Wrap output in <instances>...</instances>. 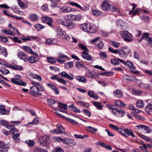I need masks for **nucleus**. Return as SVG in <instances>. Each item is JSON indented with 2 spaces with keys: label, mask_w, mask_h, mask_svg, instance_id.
<instances>
[{
  "label": "nucleus",
  "mask_w": 152,
  "mask_h": 152,
  "mask_svg": "<svg viewBox=\"0 0 152 152\" xmlns=\"http://www.w3.org/2000/svg\"><path fill=\"white\" fill-rule=\"evenodd\" d=\"M69 108L70 110L73 111L77 113H80L81 111L78 109L77 107H75L74 105L73 104H71L69 106Z\"/></svg>",
  "instance_id": "nucleus-26"
},
{
  "label": "nucleus",
  "mask_w": 152,
  "mask_h": 152,
  "mask_svg": "<svg viewBox=\"0 0 152 152\" xmlns=\"http://www.w3.org/2000/svg\"><path fill=\"white\" fill-rule=\"evenodd\" d=\"M61 116L64 118H65L69 122L72 124L75 125H77V124H78V123L77 122L70 118H66L63 115H62Z\"/></svg>",
  "instance_id": "nucleus-42"
},
{
  "label": "nucleus",
  "mask_w": 152,
  "mask_h": 152,
  "mask_svg": "<svg viewBox=\"0 0 152 152\" xmlns=\"http://www.w3.org/2000/svg\"><path fill=\"white\" fill-rule=\"evenodd\" d=\"M23 48L28 53H30L32 52V49L30 47L24 46H23Z\"/></svg>",
  "instance_id": "nucleus-58"
},
{
  "label": "nucleus",
  "mask_w": 152,
  "mask_h": 152,
  "mask_svg": "<svg viewBox=\"0 0 152 152\" xmlns=\"http://www.w3.org/2000/svg\"><path fill=\"white\" fill-rule=\"evenodd\" d=\"M87 128L90 129L89 130H88V132H90L93 133L97 131V129L91 126H88L87 127Z\"/></svg>",
  "instance_id": "nucleus-51"
},
{
  "label": "nucleus",
  "mask_w": 152,
  "mask_h": 152,
  "mask_svg": "<svg viewBox=\"0 0 152 152\" xmlns=\"http://www.w3.org/2000/svg\"><path fill=\"white\" fill-rule=\"evenodd\" d=\"M50 79L53 80H56L59 83H62L64 85H66L67 81H65L64 79L61 78H58L57 75H55L52 76L50 77Z\"/></svg>",
  "instance_id": "nucleus-12"
},
{
  "label": "nucleus",
  "mask_w": 152,
  "mask_h": 152,
  "mask_svg": "<svg viewBox=\"0 0 152 152\" xmlns=\"http://www.w3.org/2000/svg\"><path fill=\"white\" fill-rule=\"evenodd\" d=\"M92 103L97 109L101 110L102 109L103 105L100 102H93Z\"/></svg>",
  "instance_id": "nucleus-29"
},
{
  "label": "nucleus",
  "mask_w": 152,
  "mask_h": 152,
  "mask_svg": "<svg viewBox=\"0 0 152 152\" xmlns=\"http://www.w3.org/2000/svg\"><path fill=\"white\" fill-rule=\"evenodd\" d=\"M33 152H48V151L46 150H44L40 147H37L34 149Z\"/></svg>",
  "instance_id": "nucleus-35"
},
{
  "label": "nucleus",
  "mask_w": 152,
  "mask_h": 152,
  "mask_svg": "<svg viewBox=\"0 0 152 152\" xmlns=\"http://www.w3.org/2000/svg\"><path fill=\"white\" fill-rule=\"evenodd\" d=\"M59 75L61 77L67 78L69 80H72L73 79V78L71 77L66 72L63 71L59 74Z\"/></svg>",
  "instance_id": "nucleus-21"
},
{
  "label": "nucleus",
  "mask_w": 152,
  "mask_h": 152,
  "mask_svg": "<svg viewBox=\"0 0 152 152\" xmlns=\"http://www.w3.org/2000/svg\"><path fill=\"white\" fill-rule=\"evenodd\" d=\"M42 20L43 22L47 23L50 27L52 26V23H53V20L52 18L48 16H44L42 18Z\"/></svg>",
  "instance_id": "nucleus-7"
},
{
  "label": "nucleus",
  "mask_w": 152,
  "mask_h": 152,
  "mask_svg": "<svg viewBox=\"0 0 152 152\" xmlns=\"http://www.w3.org/2000/svg\"><path fill=\"white\" fill-rule=\"evenodd\" d=\"M111 6L109 3L106 1H104L101 5V8L104 11H108L110 8Z\"/></svg>",
  "instance_id": "nucleus-13"
},
{
  "label": "nucleus",
  "mask_w": 152,
  "mask_h": 152,
  "mask_svg": "<svg viewBox=\"0 0 152 152\" xmlns=\"http://www.w3.org/2000/svg\"><path fill=\"white\" fill-rule=\"evenodd\" d=\"M39 60V59L36 57L31 56L28 58V60L31 63H36Z\"/></svg>",
  "instance_id": "nucleus-23"
},
{
  "label": "nucleus",
  "mask_w": 152,
  "mask_h": 152,
  "mask_svg": "<svg viewBox=\"0 0 152 152\" xmlns=\"http://www.w3.org/2000/svg\"><path fill=\"white\" fill-rule=\"evenodd\" d=\"M65 67L68 69L72 68L73 66V63L72 62L70 61L65 64Z\"/></svg>",
  "instance_id": "nucleus-34"
},
{
  "label": "nucleus",
  "mask_w": 152,
  "mask_h": 152,
  "mask_svg": "<svg viewBox=\"0 0 152 152\" xmlns=\"http://www.w3.org/2000/svg\"><path fill=\"white\" fill-rule=\"evenodd\" d=\"M64 144L69 145H70L72 146L75 145V142L73 140L65 138V140L64 142Z\"/></svg>",
  "instance_id": "nucleus-17"
},
{
  "label": "nucleus",
  "mask_w": 152,
  "mask_h": 152,
  "mask_svg": "<svg viewBox=\"0 0 152 152\" xmlns=\"http://www.w3.org/2000/svg\"><path fill=\"white\" fill-rule=\"evenodd\" d=\"M53 139L55 140H56L58 142H59L61 141H63V143H64V140H65V138H62L61 137H54Z\"/></svg>",
  "instance_id": "nucleus-50"
},
{
  "label": "nucleus",
  "mask_w": 152,
  "mask_h": 152,
  "mask_svg": "<svg viewBox=\"0 0 152 152\" xmlns=\"http://www.w3.org/2000/svg\"><path fill=\"white\" fill-rule=\"evenodd\" d=\"M51 136L45 135L40 137L39 140V142L40 145H42V146L47 147L51 141Z\"/></svg>",
  "instance_id": "nucleus-2"
},
{
  "label": "nucleus",
  "mask_w": 152,
  "mask_h": 152,
  "mask_svg": "<svg viewBox=\"0 0 152 152\" xmlns=\"http://www.w3.org/2000/svg\"><path fill=\"white\" fill-rule=\"evenodd\" d=\"M32 84L34 85L30 88L31 92V94L36 96L37 95H41L42 93L39 91H44L45 89L43 86L40 85L39 83L35 82L32 81Z\"/></svg>",
  "instance_id": "nucleus-1"
},
{
  "label": "nucleus",
  "mask_w": 152,
  "mask_h": 152,
  "mask_svg": "<svg viewBox=\"0 0 152 152\" xmlns=\"http://www.w3.org/2000/svg\"><path fill=\"white\" fill-rule=\"evenodd\" d=\"M58 33L57 36L58 37L61 39H65L68 40L70 37L66 35V33L62 29L58 28L57 29Z\"/></svg>",
  "instance_id": "nucleus-4"
},
{
  "label": "nucleus",
  "mask_w": 152,
  "mask_h": 152,
  "mask_svg": "<svg viewBox=\"0 0 152 152\" xmlns=\"http://www.w3.org/2000/svg\"><path fill=\"white\" fill-rule=\"evenodd\" d=\"M53 151L54 152H64L63 149L59 147H57L55 148Z\"/></svg>",
  "instance_id": "nucleus-63"
},
{
  "label": "nucleus",
  "mask_w": 152,
  "mask_h": 152,
  "mask_svg": "<svg viewBox=\"0 0 152 152\" xmlns=\"http://www.w3.org/2000/svg\"><path fill=\"white\" fill-rule=\"evenodd\" d=\"M10 67L15 70H18L19 71L22 70L23 69V67L21 66L17 65L15 66L10 65Z\"/></svg>",
  "instance_id": "nucleus-31"
},
{
  "label": "nucleus",
  "mask_w": 152,
  "mask_h": 152,
  "mask_svg": "<svg viewBox=\"0 0 152 152\" xmlns=\"http://www.w3.org/2000/svg\"><path fill=\"white\" fill-rule=\"evenodd\" d=\"M99 55L100 57L102 59H106L107 58V56L104 52H100Z\"/></svg>",
  "instance_id": "nucleus-55"
},
{
  "label": "nucleus",
  "mask_w": 152,
  "mask_h": 152,
  "mask_svg": "<svg viewBox=\"0 0 152 152\" xmlns=\"http://www.w3.org/2000/svg\"><path fill=\"white\" fill-rule=\"evenodd\" d=\"M110 110H112L111 112L113 113L115 115H117L116 112H117V108L115 106L113 105H111L109 106V107L107 106Z\"/></svg>",
  "instance_id": "nucleus-27"
},
{
  "label": "nucleus",
  "mask_w": 152,
  "mask_h": 152,
  "mask_svg": "<svg viewBox=\"0 0 152 152\" xmlns=\"http://www.w3.org/2000/svg\"><path fill=\"white\" fill-rule=\"evenodd\" d=\"M18 56L20 58L23 60L25 62L27 61L28 60V57L24 52H19L18 53Z\"/></svg>",
  "instance_id": "nucleus-15"
},
{
  "label": "nucleus",
  "mask_w": 152,
  "mask_h": 152,
  "mask_svg": "<svg viewBox=\"0 0 152 152\" xmlns=\"http://www.w3.org/2000/svg\"><path fill=\"white\" fill-rule=\"evenodd\" d=\"M11 81L15 84L25 86L26 85V83L23 82V80H19L17 78H12L11 79Z\"/></svg>",
  "instance_id": "nucleus-9"
},
{
  "label": "nucleus",
  "mask_w": 152,
  "mask_h": 152,
  "mask_svg": "<svg viewBox=\"0 0 152 152\" xmlns=\"http://www.w3.org/2000/svg\"><path fill=\"white\" fill-rule=\"evenodd\" d=\"M78 46L81 50H84L83 51H89V50L87 49L86 47L82 43H79Z\"/></svg>",
  "instance_id": "nucleus-44"
},
{
  "label": "nucleus",
  "mask_w": 152,
  "mask_h": 152,
  "mask_svg": "<svg viewBox=\"0 0 152 152\" xmlns=\"http://www.w3.org/2000/svg\"><path fill=\"white\" fill-rule=\"evenodd\" d=\"M58 55L57 61L61 64L63 63L65 61V58H67V56L61 53L59 54Z\"/></svg>",
  "instance_id": "nucleus-18"
},
{
  "label": "nucleus",
  "mask_w": 152,
  "mask_h": 152,
  "mask_svg": "<svg viewBox=\"0 0 152 152\" xmlns=\"http://www.w3.org/2000/svg\"><path fill=\"white\" fill-rule=\"evenodd\" d=\"M48 103L49 105L51 106L53 105L56 103V101L53 99H48Z\"/></svg>",
  "instance_id": "nucleus-56"
},
{
  "label": "nucleus",
  "mask_w": 152,
  "mask_h": 152,
  "mask_svg": "<svg viewBox=\"0 0 152 152\" xmlns=\"http://www.w3.org/2000/svg\"><path fill=\"white\" fill-rule=\"evenodd\" d=\"M136 106L139 108H141L144 106V104L142 100L137 101L136 103Z\"/></svg>",
  "instance_id": "nucleus-41"
},
{
  "label": "nucleus",
  "mask_w": 152,
  "mask_h": 152,
  "mask_svg": "<svg viewBox=\"0 0 152 152\" xmlns=\"http://www.w3.org/2000/svg\"><path fill=\"white\" fill-rule=\"evenodd\" d=\"M117 112L119 113L121 116H124L125 115L124 111L122 109H117Z\"/></svg>",
  "instance_id": "nucleus-53"
},
{
  "label": "nucleus",
  "mask_w": 152,
  "mask_h": 152,
  "mask_svg": "<svg viewBox=\"0 0 152 152\" xmlns=\"http://www.w3.org/2000/svg\"><path fill=\"white\" fill-rule=\"evenodd\" d=\"M1 32L7 35H10L14 36L15 34L14 33L12 32L7 29H2L1 30Z\"/></svg>",
  "instance_id": "nucleus-37"
},
{
  "label": "nucleus",
  "mask_w": 152,
  "mask_h": 152,
  "mask_svg": "<svg viewBox=\"0 0 152 152\" xmlns=\"http://www.w3.org/2000/svg\"><path fill=\"white\" fill-rule=\"evenodd\" d=\"M136 127H138L139 129H142L145 130L148 133H151L152 131L151 128L149 127L142 125L137 126H136Z\"/></svg>",
  "instance_id": "nucleus-16"
},
{
  "label": "nucleus",
  "mask_w": 152,
  "mask_h": 152,
  "mask_svg": "<svg viewBox=\"0 0 152 152\" xmlns=\"http://www.w3.org/2000/svg\"><path fill=\"white\" fill-rule=\"evenodd\" d=\"M47 61L48 62L51 64H55L56 63L57 59L55 58H54L48 57L47 58Z\"/></svg>",
  "instance_id": "nucleus-39"
},
{
  "label": "nucleus",
  "mask_w": 152,
  "mask_h": 152,
  "mask_svg": "<svg viewBox=\"0 0 152 152\" xmlns=\"http://www.w3.org/2000/svg\"><path fill=\"white\" fill-rule=\"evenodd\" d=\"M0 71L4 75H7L10 73L9 71L7 69H0Z\"/></svg>",
  "instance_id": "nucleus-62"
},
{
  "label": "nucleus",
  "mask_w": 152,
  "mask_h": 152,
  "mask_svg": "<svg viewBox=\"0 0 152 152\" xmlns=\"http://www.w3.org/2000/svg\"><path fill=\"white\" fill-rule=\"evenodd\" d=\"M20 134L19 133L15 134L13 133L12 138L15 142H18L20 140L18 138L20 136Z\"/></svg>",
  "instance_id": "nucleus-32"
},
{
  "label": "nucleus",
  "mask_w": 152,
  "mask_h": 152,
  "mask_svg": "<svg viewBox=\"0 0 152 152\" xmlns=\"http://www.w3.org/2000/svg\"><path fill=\"white\" fill-rule=\"evenodd\" d=\"M0 125L5 126L8 129H10L11 127H13V125H8V123L6 121L1 120H0Z\"/></svg>",
  "instance_id": "nucleus-25"
},
{
  "label": "nucleus",
  "mask_w": 152,
  "mask_h": 152,
  "mask_svg": "<svg viewBox=\"0 0 152 152\" xmlns=\"http://www.w3.org/2000/svg\"><path fill=\"white\" fill-rule=\"evenodd\" d=\"M126 65L130 69L132 73L136 74H139L140 73L138 71H135V66L133 65L132 63L129 61H127L125 63V65Z\"/></svg>",
  "instance_id": "nucleus-6"
},
{
  "label": "nucleus",
  "mask_w": 152,
  "mask_h": 152,
  "mask_svg": "<svg viewBox=\"0 0 152 152\" xmlns=\"http://www.w3.org/2000/svg\"><path fill=\"white\" fill-rule=\"evenodd\" d=\"M56 126L57 129L53 130L54 133L56 134H63L64 133L65 129L60 124H57Z\"/></svg>",
  "instance_id": "nucleus-11"
},
{
  "label": "nucleus",
  "mask_w": 152,
  "mask_h": 152,
  "mask_svg": "<svg viewBox=\"0 0 152 152\" xmlns=\"http://www.w3.org/2000/svg\"><path fill=\"white\" fill-rule=\"evenodd\" d=\"M59 104L58 105V107L60 108H61L65 110H66L67 108V105L66 104H64L61 102H58Z\"/></svg>",
  "instance_id": "nucleus-48"
},
{
  "label": "nucleus",
  "mask_w": 152,
  "mask_h": 152,
  "mask_svg": "<svg viewBox=\"0 0 152 152\" xmlns=\"http://www.w3.org/2000/svg\"><path fill=\"white\" fill-rule=\"evenodd\" d=\"M132 92L134 94L136 95H140L142 93L141 91L138 90L133 89Z\"/></svg>",
  "instance_id": "nucleus-59"
},
{
  "label": "nucleus",
  "mask_w": 152,
  "mask_h": 152,
  "mask_svg": "<svg viewBox=\"0 0 152 152\" xmlns=\"http://www.w3.org/2000/svg\"><path fill=\"white\" fill-rule=\"evenodd\" d=\"M71 17L72 19L74 20H81V15H71Z\"/></svg>",
  "instance_id": "nucleus-43"
},
{
  "label": "nucleus",
  "mask_w": 152,
  "mask_h": 152,
  "mask_svg": "<svg viewBox=\"0 0 152 152\" xmlns=\"http://www.w3.org/2000/svg\"><path fill=\"white\" fill-rule=\"evenodd\" d=\"M90 27L89 30V32L90 33H94L96 31V27L95 25L93 23H91V26H89Z\"/></svg>",
  "instance_id": "nucleus-33"
},
{
  "label": "nucleus",
  "mask_w": 152,
  "mask_h": 152,
  "mask_svg": "<svg viewBox=\"0 0 152 152\" xmlns=\"http://www.w3.org/2000/svg\"><path fill=\"white\" fill-rule=\"evenodd\" d=\"M115 95L116 97L119 98H121L123 96V93L119 90H116L115 93Z\"/></svg>",
  "instance_id": "nucleus-40"
},
{
  "label": "nucleus",
  "mask_w": 152,
  "mask_h": 152,
  "mask_svg": "<svg viewBox=\"0 0 152 152\" xmlns=\"http://www.w3.org/2000/svg\"><path fill=\"white\" fill-rule=\"evenodd\" d=\"M90 74V76H88V77L90 78H95V76L94 72H91L90 70H88L86 75H88Z\"/></svg>",
  "instance_id": "nucleus-57"
},
{
  "label": "nucleus",
  "mask_w": 152,
  "mask_h": 152,
  "mask_svg": "<svg viewBox=\"0 0 152 152\" xmlns=\"http://www.w3.org/2000/svg\"><path fill=\"white\" fill-rule=\"evenodd\" d=\"M130 50L128 48L125 47L121 48L120 51H119V55L120 57H124L128 55L130 52Z\"/></svg>",
  "instance_id": "nucleus-5"
},
{
  "label": "nucleus",
  "mask_w": 152,
  "mask_h": 152,
  "mask_svg": "<svg viewBox=\"0 0 152 152\" xmlns=\"http://www.w3.org/2000/svg\"><path fill=\"white\" fill-rule=\"evenodd\" d=\"M61 24L66 26L69 29H72L75 27V24L73 22H67L66 20H63L61 22Z\"/></svg>",
  "instance_id": "nucleus-10"
},
{
  "label": "nucleus",
  "mask_w": 152,
  "mask_h": 152,
  "mask_svg": "<svg viewBox=\"0 0 152 152\" xmlns=\"http://www.w3.org/2000/svg\"><path fill=\"white\" fill-rule=\"evenodd\" d=\"M149 34L148 33H145L143 34L141 38L139 41V42H140L143 39H145V40L146 41L148 39V38H149Z\"/></svg>",
  "instance_id": "nucleus-36"
},
{
  "label": "nucleus",
  "mask_w": 152,
  "mask_h": 152,
  "mask_svg": "<svg viewBox=\"0 0 152 152\" xmlns=\"http://www.w3.org/2000/svg\"><path fill=\"white\" fill-rule=\"evenodd\" d=\"M108 49L110 51L113 53H114L115 54H117L118 53L119 54V51H120V50L113 49L111 47H109L108 48Z\"/></svg>",
  "instance_id": "nucleus-52"
},
{
  "label": "nucleus",
  "mask_w": 152,
  "mask_h": 152,
  "mask_svg": "<svg viewBox=\"0 0 152 152\" xmlns=\"http://www.w3.org/2000/svg\"><path fill=\"white\" fill-rule=\"evenodd\" d=\"M72 11V9L69 7L64 6L60 9L59 12L61 13L69 12Z\"/></svg>",
  "instance_id": "nucleus-20"
},
{
  "label": "nucleus",
  "mask_w": 152,
  "mask_h": 152,
  "mask_svg": "<svg viewBox=\"0 0 152 152\" xmlns=\"http://www.w3.org/2000/svg\"><path fill=\"white\" fill-rule=\"evenodd\" d=\"M76 79L80 82L85 83L86 82V79L84 77L77 76L75 77Z\"/></svg>",
  "instance_id": "nucleus-38"
},
{
  "label": "nucleus",
  "mask_w": 152,
  "mask_h": 152,
  "mask_svg": "<svg viewBox=\"0 0 152 152\" xmlns=\"http://www.w3.org/2000/svg\"><path fill=\"white\" fill-rule=\"evenodd\" d=\"M125 132L126 133L124 136L126 137H128L129 135H131L133 137H135V135L133 134V131L131 129H125Z\"/></svg>",
  "instance_id": "nucleus-24"
},
{
  "label": "nucleus",
  "mask_w": 152,
  "mask_h": 152,
  "mask_svg": "<svg viewBox=\"0 0 152 152\" xmlns=\"http://www.w3.org/2000/svg\"><path fill=\"white\" fill-rule=\"evenodd\" d=\"M116 23L118 27L121 29H124L127 26L126 22L122 20H117Z\"/></svg>",
  "instance_id": "nucleus-8"
},
{
  "label": "nucleus",
  "mask_w": 152,
  "mask_h": 152,
  "mask_svg": "<svg viewBox=\"0 0 152 152\" xmlns=\"http://www.w3.org/2000/svg\"><path fill=\"white\" fill-rule=\"evenodd\" d=\"M98 143L102 147L105 148L106 149L108 150L111 151L112 150V148L111 146L109 145H106L104 143L102 142H98Z\"/></svg>",
  "instance_id": "nucleus-30"
},
{
  "label": "nucleus",
  "mask_w": 152,
  "mask_h": 152,
  "mask_svg": "<svg viewBox=\"0 0 152 152\" xmlns=\"http://www.w3.org/2000/svg\"><path fill=\"white\" fill-rule=\"evenodd\" d=\"M8 147L7 145H5L4 142L0 141V148L6 149Z\"/></svg>",
  "instance_id": "nucleus-60"
},
{
  "label": "nucleus",
  "mask_w": 152,
  "mask_h": 152,
  "mask_svg": "<svg viewBox=\"0 0 152 152\" xmlns=\"http://www.w3.org/2000/svg\"><path fill=\"white\" fill-rule=\"evenodd\" d=\"M26 143L28 145L31 146H33L34 144V142L33 140H27L25 141Z\"/></svg>",
  "instance_id": "nucleus-54"
},
{
  "label": "nucleus",
  "mask_w": 152,
  "mask_h": 152,
  "mask_svg": "<svg viewBox=\"0 0 152 152\" xmlns=\"http://www.w3.org/2000/svg\"><path fill=\"white\" fill-rule=\"evenodd\" d=\"M145 111L147 112L150 114V112L152 111V101L150 102L146 107Z\"/></svg>",
  "instance_id": "nucleus-28"
},
{
  "label": "nucleus",
  "mask_w": 152,
  "mask_h": 152,
  "mask_svg": "<svg viewBox=\"0 0 152 152\" xmlns=\"http://www.w3.org/2000/svg\"><path fill=\"white\" fill-rule=\"evenodd\" d=\"M93 14L95 16H99L101 15V13L100 11L98 10H94L92 12Z\"/></svg>",
  "instance_id": "nucleus-61"
},
{
  "label": "nucleus",
  "mask_w": 152,
  "mask_h": 152,
  "mask_svg": "<svg viewBox=\"0 0 152 152\" xmlns=\"http://www.w3.org/2000/svg\"><path fill=\"white\" fill-rule=\"evenodd\" d=\"M115 104L118 106L119 107H124L125 106V104L123 103L121 101H117L115 103Z\"/></svg>",
  "instance_id": "nucleus-46"
},
{
  "label": "nucleus",
  "mask_w": 152,
  "mask_h": 152,
  "mask_svg": "<svg viewBox=\"0 0 152 152\" xmlns=\"http://www.w3.org/2000/svg\"><path fill=\"white\" fill-rule=\"evenodd\" d=\"M37 16L34 14H31L30 16V19L31 20L35 21L37 20Z\"/></svg>",
  "instance_id": "nucleus-64"
},
{
  "label": "nucleus",
  "mask_w": 152,
  "mask_h": 152,
  "mask_svg": "<svg viewBox=\"0 0 152 152\" xmlns=\"http://www.w3.org/2000/svg\"><path fill=\"white\" fill-rule=\"evenodd\" d=\"M35 27L38 31H40L41 29L43 28L44 26L40 24H36L35 25Z\"/></svg>",
  "instance_id": "nucleus-49"
},
{
  "label": "nucleus",
  "mask_w": 152,
  "mask_h": 152,
  "mask_svg": "<svg viewBox=\"0 0 152 152\" xmlns=\"http://www.w3.org/2000/svg\"><path fill=\"white\" fill-rule=\"evenodd\" d=\"M111 63L112 64L114 65H118L119 64L118 60L116 59H111Z\"/></svg>",
  "instance_id": "nucleus-47"
},
{
  "label": "nucleus",
  "mask_w": 152,
  "mask_h": 152,
  "mask_svg": "<svg viewBox=\"0 0 152 152\" xmlns=\"http://www.w3.org/2000/svg\"><path fill=\"white\" fill-rule=\"evenodd\" d=\"M121 37L124 38V40L126 42H129L132 40V35L127 31H122L120 34Z\"/></svg>",
  "instance_id": "nucleus-3"
},
{
  "label": "nucleus",
  "mask_w": 152,
  "mask_h": 152,
  "mask_svg": "<svg viewBox=\"0 0 152 152\" xmlns=\"http://www.w3.org/2000/svg\"><path fill=\"white\" fill-rule=\"evenodd\" d=\"M91 23H88L83 24L81 26V28L84 31L89 32V30L90 27H89V26H91Z\"/></svg>",
  "instance_id": "nucleus-22"
},
{
  "label": "nucleus",
  "mask_w": 152,
  "mask_h": 152,
  "mask_svg": "<svg viewBox=\"0 0 152 152\" xmlns=\"http://www.w3.org/2000/svg\"><path fill=\"white\" fill-rule=\"evenodd\" d=\"M88 51H83L82 53V58L88 61H90L92 60V56L89 54L88 52Z\"/></svg>",
  "instance_id": "nucleus-14"
},
{
  "label": "nucleus",
  "mask_w": 152,
  "mask_h": 152,
  "mask_svg": "<svg viewBox=\"0 0 152 152\" xmlns=\"http://www.w3.org/2000/svg\"><path fill=\"white\" fill-rule=\"evenodd\" d=\"M77 103H80V105L86 107H88L90 106V105L88 103L84 102L83 101H77Z\"/></svg>",
  "instance_id": "nucleus-45"
},
{
  "label": "nucleus",
  "mask_w": 152,
  "mask_h": 152,
  "mask_svg": "<svg viewBox=\"0 0 152 152\" xmlns=\"http://www.w3.org/2000/svg\"><path fill=\"white\" fill-rule=\"evenodd\" d=\"M0 112L2 115H8L10 111L5 109V106L2 105L0 106Z\"/></svg>",
  "instance_id": "nucleus-19"
}]
</instances>
